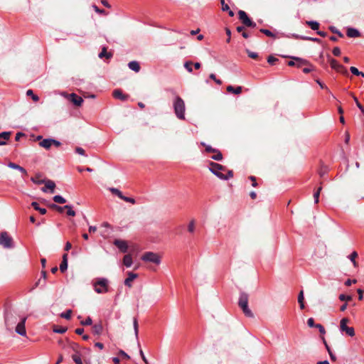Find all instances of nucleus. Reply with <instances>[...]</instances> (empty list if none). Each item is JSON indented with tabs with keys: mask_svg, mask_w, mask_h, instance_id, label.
<instances>
[{
	"mask_svg": "<svg viewBox=\"0 0 364 364\" xmlns=\"http://www.w3.org/2000/svg\"><path fill=\"white\" fill-rule=\"evenodd\" d=\"M210 171L219 178L223 180H228L233 176L232 171H228L227 174L223 173L222 171H225V168L217 163H210Z\"/></svg>",
	"mask_w": 364,
	"mask_h": 364,
	"instance_id": "obj_1",
	"label": "nucleus"
},
{
	"mask_svg": "<svg viewBox=\"0 0 364 364\" xmlns=\"http://www.w3.org/2000/svg\"><path fill=\"white\" fill-rule=\"evenodd\" d=\"M248 294L245 292H241L238 299V306L247 317L253 318L254 314L248 306Z\"/></svg>",
	"mask_w": 364,
	"mask_h": 364,
	"instance_id": "obj_2",
	"label": "nucleus"
},
{
	"mask_svg": "<svg viewBox=\"0 0 364 364\" xmlns=\"http://www.w3.org/2000/svg\"><path fill=\"white\" fill-rule=\"evenodd\" d=\"M174 112L179 119H185V102L181 97L176 96L173 100Z\"/></svg>",
	"mask_w": 364,
	"mask_h": 364,
	"instance_id": "obj_3",
	"label": "nucleus"
},
{
	"mask_svg": "<svg viewBox=\"0 0 364 364\" xmlns=\"http://www.w3.org/2000/svg\"><path fill=\"white\" fill-rule=\"evenodd\" d=\"M109 281L106 278H98L94 283L95 291L97 294L107 293L109 291Z\"/></svg>",
	"mask_w": 364,
	"mask_h": 364,
	"instance_id": "obj_4",
	"label": "nucleus"
},
{
	"mask_svg": "<svg viewBox=\"0 0 364 364\" xmlns=\"http://www.w3.org/2000/svg\"><path fill=\"white\" fill-rule=\"evenodd\" d=\"M141 259L144 262H152L156 264L161 263V257L153 252H146L141 256Z\"/></svg>",
	"mask_w": 364,
	"mask_h": 364,
	"instance_id": "obj_5",
	"label": "nucleus"
},
{
	"mask_svg": "<svg viewBox=\"0 0 364 364\" xmlns=\"http://www.w3.org/2000/svg\"><path fill=\"white\" fill-rule=\"evenodd\" d=\"M0 245L7 249L14 247L13 239L6 232H2L0 234Z\"/></svg>",
	"mask_w": 364,
	"mask_h": 364,
	"instance_id": "obj_6",
	"label": "nucleus"
},
{
	"mask_svg": "<svg viewBox=\"0 0 364 364\" xmlns=\"http://www.w3.org/2000/svg\"><path fill=\"white\" fill-rule=\"evenodd\" d=\"M349 321L348 318H343L340 321V330L342 332H345L346 335L353 337L355 336V330L353 327H348L347 326Z\"/></svg>",
	"mask_w": 364,
	"mask_h": 364,
	"instance_id": "obj_7",
	"label": "nucleus"
},
{
	"mask_svg": "<svg viewBox=\"0 0 364 364\" xmlns=\"http://www.w3.org/2000/svg\"><path fill=\"white\" fill-rule=\"evenodd\" d=\"M31 181L38 184H42L44 183L45 186L42 188L43 192H46L48 189L50 191L51 193L54 192V189L55 188V184L53 181L50 180H40V181H36V178H32Z\"/></svg>",
	"mask_w": 364,
	"mask_h": 364,
	"instance_id": "obj_8",
	"label": "nucleus"
},
{
	"mask_svg": "<svg viewBox=\"0 0 364 364\" xmlns=\"http://www.w3.org/2000/svg\"><path fill=\"white\" fill-rule=\"evenodd\" d=\"M238 16L239 19L245 26L252 28L256 27V23L249 18L245 11L240 10L238 12Z\"/></svg>",
	"mask_w": 364,
	"mask_h": 364,
	"instance_id": "obj_9",
	"label": "nucleus"
},
{
	"mask_svg": "<svg viewBox=\"0 0 364 364\" xmlns=\"http://www.w3.org/2000/svg\"><path fill=\"white\" fill-rule=\"evenodd\" d=\"M109 191L116 195L117 196H118L119 198H121L122 200H124L125 202H127V203H130L132 204H135L136 203V200L134 198H130V197H127V196H124L122 191H120L118 188H109Z\"/></svg>",
	"mask_w": 364,
	"mask_h": 364,
	"instance_id": "obj_10",
	"label": "nucleus"
},
{
	"mask_svg": "<svg viewBox=\"0 0 364 364\" xmlns=\"http://www.w3.org/2000/svg\"><path fill=\"white\" fill-rule=\"evenodd\" d=\"M329 63L331 67L337 72L341 73L344 75H347L348 74L347 69L343 65L339 64L335 59L330 58Z\"/></svg>",
	"mask_w": 364,
	"mask_h": 364,
	"instance_id": "obj_11",
	"label": "nucleus"
},
{
	"mask_svg": "<svg viewBox=\"0 0 364 364\" xmlns=\"http://www.w3.org/2000/svg\"><path fill=\"white\" fill-rule=\"evenodd\" d=\"M17 321V316L11 312H6L5 314V323L8 329H12L14 325Z\"/></svg>",
	"mask_w": 364,
	"mask_h": 364,
	"instance_id": "obj_12",
	"label": "nucleus"
},
{
	"mask_svg": "<svg viewBox=\"0 0 364 364\" xmlns=\"http://www.w3.org/2000/svg\"><path fill=\"white\" fill-rule=\"evenodd\" d=\"M62 95L66 97L69 101L73 102L76 106H80L83 102L82 98L75 93H63Z\"/></svg>",
	"mask_w": 364,
	"mask_h": 364,
	"instance_id": "obj_13",
	"label": "nucleus"
},
{
	"mask_svg": "<svg viewBox=\"0 0 364 364\" xmlns=\"http://www.w3.org/2000/svg\"><path fill=\"white\" fill-rule=\"evenodd\" d=\"M113 244L122 252H127L128 250L127 242L123 240L116 239L114 240Z\"/></svg>",
	"mask_w": 364,
	"mask_h": 364,
	"instance_id": "obj_14",
	"label": "nucleus"
},
{
	"mask_svg": "<svg viewBox=\"0 0 364 364\" xmlns=\"http://www.w3.org/2000/svg\"><path fill=\"white\" fill-rule=\"evenodd\" d=\"M26 318H21V321L18 323L16 326V332L21 336H26V331L25 328Z\"/></svg>",
	"mask_w": 364,
	"mask_h": 364,
	"instance_id": "obj_15",
	"label": "nucleus"
},
{
	"mask_svg": "<svg viewBox=\"0 0 364 364\" xmlns=\"http://www.w3.org/2000/svg\"><path fill=\"white\" fill-rule=\"evenodd\" d=\"M113 96L116 99H119L122 101H126L129 98V95L123 94L120 90H114L113 91Z\"/></svg>",
	"mask_w": 364,
	"mask_h": 364,
	"instance_id": "obj_16",
	"label": "nucleus"
},
{
	"mask_svg": "<svg viewBox=\"0 0 364 364\" xmlns=\"http://www.w3.org/2000/svg\"><path fill=\"white\" fill-rule=\"evenodd\" d=\"M68 269V254L65 253L63 255L62 262L60 264V270L61 272H64Z\"/></svg>",
	"mask_w": 364,
	"mask_h": 364,
	"instance_id": "obj_17",
	"label": "nucleus"
},
{
	"mask_svg": "<svg viewBox=\"0 0 364 364\" xmlns=\"http://www.w3.org/2000/svg\"><path fill=\"white\" fill-rule=\"evenodd\" d=\"M138 275L135 273L129 272L128 277L124 280V284L129 287H132V282L135 279Z\"/></svg>",
	"mask_w": 364,
	"mask_h": 364,
	"instance_id": "obj_18",
	"label": "nucleus"
},
{
	"mask_svg": "<svg viewBox=\"0 0 364 364\" xmlns=\"http://www.w3.org/2000/svg\"><path fill=\"white\" fill-rule=\"evenodd\" d=\"M227 91L230 93H233L235 95H240L242 91V87L241 86H237L234 87L232 85H228L226 88Z\"/></svg>",
	"mask_w": 364,
	"mask_h": 364,
	"instance_id": "obj_19",
	"label": "nucleus"
},
{
	"mask_svg": "<svg viewBox=\"0 0 364 364\" xmlns=\"http://www.w3.org/2000/svg\"><path fill=\"white\" fill-rule=\"evenodd\" d=\"M293 37L296 39H301L305 41H310L316 43H321V40L318 38L308 37V36H301L296 34H294Z\"/></svg>",
	"mask_w": 364,
	"mask_h": 364,
	"instance_id": "obj_20",
	"label": "nucleus"
},
{
	"mask_svg": "<svg viewBox=\"0 0 364 364\" xmlns=\"http://www.w3.org/2000/svg\"><path fill=\"white\" fill-rule=\"evenodd\" d=\"M347 36L349 38H358L360 36V33L355 28H349L347 30Z\"/></svg>",
	"mask_w": 364,
	"mask_h": 364,
	"instance_id": "obj_21",
	"label": "nucleus"
},
{
	"mask_svg": "<svg viewBox=\"0 0 364 364\" xmlns=\"http://www.w3.org/2000/svg\"><path fill=\"white\" fill-rule=\"evenodd\" d=\"M39 145L46 149H49L52 146V139H43L40 141Z\"/></svg>",
	"mask_w": 364,
	"mask_h": 364,
	"instance_id": "obj_22",
	"label": "nucleus"
},
{
	"mask_svg": "<svg viewBox=\"0 0 364 364\" xmlns=\"http://www.w3.org/2000/svg\"><path fill=\"white\" fill-rule=\"evenodd\" d=\"M128 67L132 70L138 73L140 70V65L137 61L133 60L128 63Z\"/></svg>",
	"mask_w": 364,
	"mask_h": 364,
	"instance_id": "obj_23",
	"label": "nucleus"
},
{
	"mask_svg": "<svg viewBox=\"0 0 364 364\" xmlns=\"http://www.w3.org/2000/svg\"><path fill=\"white\" fill-rule=\"evenodd\" d=\"M98 56L100 58H106L107 59H109L112 57V53L111 52H107V48L103 47Z\"/></svg>",
	"mask_w": 364,
	"mask_h": 364,
	"instance_id": "obj_24",
	"label": "nucleus"
},
{
	"mask_svg": "<svg viewBox=\"0 0 364 364\" xmlns=\"http://www.w3.org/2000/svg\"><path fill=\"white\" fill-rule=\"evenodd\" d=\"M307 26H309L312 30L318 31L319 29L320 24L318 22L315 21H306L305 23Z\"/></svg>",
	"mask_w": 364,
	"mask_h": 364,
	"instance_id": "obj_25",
	"label": "nucleus"
},
{
	"mask_svg": "<svg viewBox=\"0 0 364 364\" xmlns=\"http://www.w3.org/2000/svg\"><path fill=\"white\" fill-rule=\"evenodd\" d=\"M82 358H83V356H82V353H81V352L77 353H74L73 355H72V358H73V361L75 363V364H82Z\"/></svg>",
	"mask_w": 364,
	"mask_h": 364,
	"instance_id": "obj_26",
	"label": "nucleus"
},
{
	"mask_svg": "<svg viewBox=\"0 0 364 364\" xmlns=\"http://www.w3.org/2000/svg\"><path fill=\"white\" fill-rule=\"evenodd\" d=\"M123 264L127 267H130L132 264V257L130 255H124L123 258Z\"/></svg>",
	"mask_w": 364,
	"mask_h": 364,
	"instance_id": "obj_27",
	"label": "nucleus"
},
{
	"mask_svg": "<svg viewBox=\"0 0 364 364\" xmlns=\"http://www.w3.org/2000/svg\"><path fill=\"white\" fill-rule=\"evenodd\" d=\"M102 329H103V327L101 323L95 324L92 326V333L96 335H100L102 333Z\"/></svg>",
	"mask_w": 364,
	"mask_h": 364,
	"instance_id": "obj_28",
	"label": "nucleus"
},
{
	"mask_svg": "<svg viewBox=\"0 0 364 364\" xmlns=\"http://www.w3.org/2000/svg\"><path fill=\"white\" fill-rule=\"evenodd\" d=\"M31 205H32V207H33L36 210L39 211V213H40L41 214H42V215L46 214V212H47V210H46V208H41V207L39 206L38 203H36V202H33V203H31Z\"/></svg>",
	"mask_w": 364,
	"mask_h": 364,
	"instance_id": "obj_29",
	"label": "nucleus"
},
{
	"mask_svg": "<svg viewBox=\"0 0 364 364\" xmlns=\"http://www.w3.org/2000/svg\"><path fill=\"white\" fill-rule=\"evenodd\" d=\"M294 60H296V66L301 67L304 65L308 64V61L299 58H294Z\"/></svg>",
	"mask_w": 364,
	"mask_h": 364,
	"instance_id": "obj_30",
	"label": "nucleus"
},
{
	"mask_svg": "<svg viewBox=\"0 0 364 364\" xmlns=\"http://www.w3.org/2000/svg\"><path fill=\"white\" fill-rule=\"evenodd\" d=\"M349 259H350V261L353 262V266L354 267H357L358 266V263L357 262L355 261V259L358 257V253L355 252V251H353L350 255H349Z\"/></svg>",
	"mask_w": 364,
	"mask_h": 364,
	"instance_id": "obj_31",
	"label": "nucleus"
},
{
	"mask_svg": "<svg viewBox=\"0 0 364 364\" xmlns=\"http://www.w3.org/2000/svg\"><path fill=\"white\" fill-rule=\"evenodd\" d=\"M133 326H134V334H135L136 338L138 339L139 325H138V321H137L136 318H134Z\"/></svg>",
	"mask_w": 364,
	"mask_h": 364,
	"instance_id": "obj_32",
	"label": "nucleus"
},
{
	"mask_svg": "<svg viewBox=\"0 0 364 364\" xmlns=\"http://www.w3.org/2000/svg\"><path fill=\"white\" fill-rule=\"evenodd\" d=\"M70 348L72 349L73 351L75 352V353H80V346L76 343H70Z\"/></svg>",
	"mask_w": 364,
	"mask_h": 364,
	"instance_id": "obj_33",
	"label": "nucleus"
},
{
	"mask_svg": "<svg viewBox=\"0 0 364 364\" xmlns=\"http://www.w3.org/2000/svg\"><path fill=\"white\" fill-rule=\"evenodd\" d=\"M53 200L55 203L63 204L66 202L65 199L61 196L57 195L53 197Z\"/></svg>",
	"mask_w": 364,
	"mask_h": 364,
	"instance_id": "obj_34",
	"label": "nucleus"
},
{
	"mask_svg": "<svg viewBox=\"0 0 364 364\" xmlns=\"http://www.w3.org/2000/svg\"><path fill=\"white\" fill-rule=\"evenodd\" d=\"M215 154L212 156V159L215 161H221L223 159V155L221 152L217 149V151L214 153Z\"/></svg>",
	"mask_w": 364,
	"mask_h": 364,
	"instance_id": "obj_35",
	"label": "nucleus"
},
{
	"mask_svg": "<svg viewBox=\"0 0 364 364\" xmlns=\"http://www.w3.org/2000/svg\"><path fill=\"white\" fill-rule=\"evenodd\" d=\"M11 134V132H3L0 133V138L4 139L6 141V140L9 139Z\"/></svg>",
	"mask_w": 364,
	"mask_h": 364,
	"instance_id": "obj_36",
	"label": "nucleus"
},
{
	"mask_svg": "<svg viewBox=\"0 0 364 364\" xmlns=\"http://www.w3.org/2000/svg\"><path fill=\"white\" fill-rule=\"evenodd\" d=\"M27 96H31L34 102H38L39 100V97L35 95L31 90H28L26 91Z\"/></svg>",
	"mask_w": 364,
	"mask_h": 364,
	"instance_id": "obj_37",
	"label": "nucleus"
},
{
	"mask_svg": "<svg viewBox=\"0 0 364 364\" xmlns=\"http://www.w3.org/2000/svg\"><path fill=\"white\" fill-rule=\"evenodd\" d=\"M195 229H196V225H195V220H192L188 225V230L189 232L191 233H193L194 231H195Z\"/></svg>",
	"mask_w": 364,
	"mask_h": 364,
	"instance_id": "obj_38",
	"label": "nucleus"
},
{
	"mask_svg": "<svg viewBox=\"0 0 364 364\" xmlns=\"http://www.w3.org/2000/svg\"><path fill=\"white\" fill-rule=\"evenodd\" d=\"M260 32L269 37H272V38L275 37V35L271 31H269L268 29L261 28Z\"/></svg>",
	"mask_w": 364,
	"mask_h": 364,
	"instance_id": "obj_39",
	"label": "nucleus"
},
{
	"mask_svg": "<svg viewBox=\"0 0 364 364\" xmlns=\"http://www.w3.org/2000/svg\"><path fill=\"white\" fill-rule=\"evenodd\" d=\"M321 190H322V188L320 186L314 194V198L315 203H318L319 196H320V193H321Z\"/></svg>",
	"mask_w": 364,
	"mask_h": 364,
	"instance_id": "obj_40",
	"label": "nucleus"
},
{
	"mask_svg": "<svg viewBox=\"0 0 364 364\" xmlns=\"http://www.w3.org/2000/svg\"><path fill=\"white\" fill-rule=\"evenodd\" d=\"M201 145L205 146V151L208 152V153H215L217 149H213V147H211L209 145H206L205 143L202 142L201 143Z\"/></svg>",
	"mask_w": 364,
	"mask_h": 364,
	"instance_id": "obj_41",
	"label": "nucleus"
},
{
	"mask_svg": "<svg viewBox=\"0 0 364 364\" xmlns=\"http://www.w3.org/2000/svg\"><path fill=\"white\" fill-rule=\"evenodd\" d=\"M66 331H67V328L66 327H62V326L58 327V326H56V327H54V328H53V331L55 333H64L65 332H66Z\"/></svg>",
	"mask_w": 364,
	"mask_h": 364,
	"instance_id": "obj_42",
	"label": "nucleus"
},
{
	"mask_svg": "<svg viewBox=\"0 0 364 364\" xmlns=\"http://www.w3.org/2000/svg\"><path fill=\"white\" fill-rule=\"evenodd\" d=\"M71 314H72V310L69 309V310L66 311L65 312L62 313L60 314V316L65 319H70L71 318Z\"/></svg>",
	"mask_w": 364,
	"mask_h": 364,
	"instance_id": "obj_43",
	"label": "nucleus"
},
{
	"mask_svg": "<svg viewBox=\"0 0 364 364\" xmlns=\"http://www.w3.org/2000/svg\"><path fill=\"white\" fill-rule=\"evenodd\" d=\"M64 208L65 209H68L67 214L70 216H75V212L72 209V207L70 205H65Z\"/></svg>",
	"mask_w": 364,
	"mask_h": 364,
	"instance_id": "obj_44",
	"label": "nucleus"
},
{
	"mask_svg": "<svg viewBox=\"0 0 364 364\" xmlns=\"http://www.w3.org/2000/svg\"><path fill=\"white\" fill-rule=\"evenodd\" d=\"M329 29L331 30V32L338 34L339 37H343V34L341 31H339L336 27L330 26Z\"/></svg>",
	"mask_w": 364,
	"mask_h": 364,
	"instance_id": "obj_45",
	"label": "nucleus"
},
{
	"mask_svg": "<svg viewBox=\"0 0 364 364\" xmlns=\"http://www.w3.org/2000/svg\"><path fill=\"white\" fill-rule=\"evenodd\" d=\"M192 62L191 61H187L184 63V67L189 72V73H191L193 71V68H192Z\"/></svg>",
	"mask_w": 364,
	"mask_h": 364,
	"instance_id": "obj_46",
	"label": "nucleus"
},
{
	"mask_svg": "<svg viewBox=\"0 0 364 364\" xmlns=\"http://www.w3.org/2000/svg\"><path fill=\"white\" fill-rule=\"evenodd\" d=\"M315 328H318L319 332L323 336L326 333V330L324 327L320 324L317 323L316 326H315Z\"/></svg>",
	"mask_w": 364,
	"mask_h": 364,
	"instance_id": "obj_47",
	"label": "nucleus"
},
{
	"mask_svg": "<svg viewBox=\"0 0 364 364\" xmlns=\"http://www.w3.org/2000/svg\"><path fill=\"white\" fill-rule=\"evenodd\" d=\"M92 323V321L90 317H87L85 321H81V324L83 326H90Z\"/></svg>",
	"mask_w": 364,
	"mask_h": 364,
	"instance_id": "obj_48",
	"label": "nucleus"
},
{
	"mask_svg": "<svg viewBox=\"0 0 364 364\" xmlns=\"http://www.w3.org/2000/svg\"><path fill=\"white\" fill-rule=\"evenodd\" d=\"M92 8L94 9V10H95L97 14H104V15H106V14H107V13L105 12V10L99 9L96 5H93V6H92Z\"/></svg>",
	"mask_w": 364,
	"mask_h": 364,
	"instance_id": "obj_49",
	"label": "nucleus"
},
{
	"mask_svg": "<svg viewBox=\"0 0 364 364\" xmlns=\"http://www.w3.org/2000/svg\"><path fill=\"white\" fill-rule=\"evenodd\" d=\"M353 100L357 105V107L360 109V111L364 114V108L361 105V104L358 102V98L356 97H353Z\"/></svg>",
	"mask_w": 364,
	"mask_h": 364,
	"instance_id": "obj_50",
	"label": "nucleus"
},
{
	"mask_svg": "<svg viewBox=\"0 0 364 364\" xmlns=\"http://www.w3.org/2000/svg\"><path fill=\"white\" fill-rule=\"evenodd\" d=\"M339 299L341 301H350L352 299L351 296H346L345 294H341L339 296Z\"/></svg>",
	"mask_w": 364,
	"mask_h": 364,
	"instance_id": "obj_51",
	"label": "nucleus"
},
{
	"mask_svg": "<svg viewBox=\"0 0 364 364\" xmlns=\"http://www.w3.org/2000/svg\"><path fill=\"white\" fill-rule=\"evenodd\" d=\"M278 61V58L274 57V56H269L268 58H267V62L269 63V64H274L275 62Z\"/></svg>",
	"mask_w": 364,
	"mask_h": 364,
	"instance_id": "obj_52",
	"label": "nucleus"
},
{
	"mask_svg": "<svg viewBox=\"0 0 364 364\" xmlns=\"http://www.w3.org/2000/svg\"><path fill=\"white\" fill-rule=\"evenodd\" d=\"M307 325L310 327V328H313V327H315V326H316V324L314 323V319L313 318H309L308 320H307Z\"/></svg>",
	"mask_w": 364,
	"mask_h": 364,
	"instance_id": "obj_53",
	"label": "nucleus"
},
{
	"mask_svg": "<svg viewBox=\"0 0 364 364\" xmlns=\"http://www.w3.org/2000/svg\"><path fill=\"white\" fill-rule=\"evenodd\" d=\"M350 72H351L353 75H358H358H360V71H359V70H358V68H356L355 67H353V66L350 67Z\"/></svg>",
	"mask_w": 364,
	"mask_h": 364,
	"instance_id": "obj_54",
	"label": "nucleus"
},
{
	"mask_svg": "<svg viewBox=\"0 0 364 364\" xmlns=\"http://www.w3.org/2000/svg\"><path fill=\"white\" fill-rule=\"evenodd\" d=\"M333 54L335 56H339L341 55V49L338 47H335L332 50Z\"/></svg>",
	"mask_w": 364,
	"mask_h": 364,
	"instance_id": "obj_55",
	"label": "nucleus"
},
{
	"mask_svg": "<svg viewBox=\"0 0 364 364\" xmlns=\"http://www.w3.org/2000/svg\"><path fill=\"white\" fill-rule=\"evenodd\" d=\"M220 3L222 5V10L223 11L229 10V6L225 4V0H220Z\"/></svg>",
	"mask_w": 364,
	"mask_h": 364,
	"instance_id": "obj_56",
	"label": "nucleus"
},
{
	"mask_svg": "<svg viewBox=\"0 0 364 364\" xmlns=\"http://www.w3.org/2000/svg\"><path fill=\"white\" fill-rule=\"evenodd\" d=\"M8 166L11 168L18 170L20 166L15 163L9 162Z\"/></svg>",
	"mask_w": 364,
	"mask_h": 364,
	"instance_id": "obj_57",
	"label": "nucleus"
},
{
	"mask_svg": "<svg viewBox=\"0 0 364 364\" xmlns=\"http://www.w3.org/2000/svg\"><path fill=\"white\" fill-rule=\"evenodd\" d=\"M75 152L77 154L82 155V156L85 155V150L82 148H81V147H76L75 148Z\"/></svg>",
	"mask_w": 364,
	"mask_h": 364,
	"instance_id": "obj_58",
	"label": "nucleus"
},
{
	"mask_svg": "<svg viewBox=\"0 0 364 364\" xmlns=\"http://www.w3.org/2000/svg\"><path fill=\"white\" fill-rule=\"evenodd\" d=\"M247 52L248 56L251 58L255 59L258 57V55L256 53L251 52L250 50H247Z\"/></svg>",
	"mask_w": 364,
	"mask_h": 364,
	"instance_id": "obj_59",
	"label": "nucleus"
},
{
	"mask_svg": "<svg viewBox=\"0 0 364 364\" xmlns=\"http://www.w3.org/2000/svg\"><path fill=\"white\" fill-rule=\"evenodd\" d=\"M327 173V168H321L320 171H318V174L321 177H323L326 173Z\"/></svg>",
	"mask_w": 364,
	"mask_h": 364,
	"instance_id": "obj_60",
	"label": "nucleus"
},
{
	"mask_svg": "<svg viewBox=\"0 0 364 364\" xmlns=\"http://www.w3.org/2000/svg\"><path fill=\"white\" fill-rule=\"evenodd\" d=\"M357 292L358 294V299L360 301L363 300V293H364V290L361 289H358L357 290Z\"/></svg>",
	"mask_w": 364,
	"mask_h": 364,
	"instance_id": "obj_61",
	"label": "nucleus"
},
{
	"mask_svg": "<svg viewBox=\"0 0 364 364\" xmlns=\"http://www.w3.org/2000/svg\"><path fill=\"white\" fill-rule=\"evenodd\" d=\"M357 282V280L356 279H347L346 282H345V285L347 286V287H349L352 284H355Z\"/></svg>",
	"mask_w": 364,
	"mask_h": 364,
	"instance_id": "obj_62",
	"label": "nucleus"
},
{
	"mask_svg": "<svg viewBox=\"0 0 364 364\" xmlns=\"http://www.w3.org/2000/svg\"><path fill=\"white\" fill-rule=\"evenodd\" d=\"M304 292L303 291H301L298 296V302L301 303L304 301Z\"/></svg>",
	"mask_w": 364,
	"mask_h": 364,
	"instance_id": "obj_63",
	"label": "nucleus"
},
{
	"mask_svg": "<svg viewBox=\"0 0 364 364\" xmlns=\"http://www.w3.org/2000/svg\"><path fill=\"white\" fill-rule=\"evenodd\" d=\"M316 82L319 85L321 88L325 89L327 92H329V89L323 82H321L319 80H316Z\"/></svg>",
	"mask_w": 364,
	"mask_h": 364,
	"instance_id": "obj_64",
	"label": "nucleus"
}]
</instances>
